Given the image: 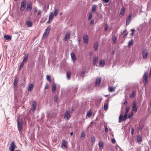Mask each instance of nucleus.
<instances>
[{"label": "nucleus", "mask_w": 151, "mask_h": 151, "mask_svg": "<svg viewBox=\"0 0 151 151\" xmlns=\"http://www.w3.org/2000/svg\"><path fill=\"white\" fill-rule=\"evenodd\" d=\"M17 127L18 130L20 134L22 133V122L21 120L17 118Z\"/></svg>", "instance_id": "obj_1"}, {"label": "nucleus", "mask_w": 151, "mask_h": 151, "mask_svg": "<svg viewBox=\"0 0 151 151\" xmlns=\"http://www.w3.org/2000/svg\"><path fill=\"white\" fill-rule=\"evenodd\" d=\"M143 82L144 85H146L148 81V75L147 73L145 72L143 76Z\"/></svg>", "instance_id": "obj_2"}, {"label": "nucleus", "mask_w": 151, "mask_h": 151, "mask_svg": "<svg viewBox=\"0 0 151 151\" xmlns=\"http://www.w3.org/2000/svg\"><path fill=\"white\" fill-rule=\"evenodd\" d=\"M27 4V1L26 0H22L21 4V7L20 10L21 11H23L25 8Z\"/></svg>", "instance_id": "obj_3"}, {"label": "nucleus", "mask_w": 151, "mask_h": 151, "mask_svg": "<svg viewBox=\"0 0 151 151\" xmlns=\"http://www.w3.org/2000/svg\"><path fill=\"white\" fill-rule=\"evenodd\" d=\"M50 29L51 28L50 27H47V28L45 31L44 34L43 35V38H46L47 37L49 33Z\"/></svg>", "instance_id": "obj_4"}, {"label": "nucleus", "mask_w": 151, "mask_h": 151, "mask_svg": "<svg viewBox=\"0 0 151 151\" xmlns=\"http://www.w3.org/2000/svg\"><path fill=\"white\" fill-rule=\"evenodd\" d=\"M17 146L14 142H12L10 145L9 147V149L10 151H14V150L17 148Z\"/></svg>", "instance_id": "obj_5"}, {"label": "nucleus", "mask_w": 151, "mask_h": 151, "mask_svg": "<svg viewBox=\"0 0 151 151\" xmlns=\"http://www.w3.org/2000/svg\"><path fill=\"white\" fill-rule=\"evenodd\" d=\"M142 55L144 59H146L147 58L148 52L146 49H143L142 51Z\"/></svg>", "instance_id": "obj_6"}, {"label": "nucleus", "mask_w": 151, "mask_h": 151, "mask_svg": "<svg viewBox=\"0 0 151 151\" xmlns=\"http://www.w3.org/2000/svg\"><path fill=\"white\" fill-rule=\"evenodd\" d=\"M68 142L65 140L63 139L62 140V142L60 146L61 148H66L67 147Z\"/></svg>", "instance_id": "obj_7"}, {"label": "nucleus", "mask_w": 151, "mask_h": 151, "mask_svg": "<svg viewBox=\"0 0 151 151\" xmlns=\"http://www.w3.org/2000/svg\"><path fill=\"white\" fill-rule=\"evenodd\" d=\"M83 42L86 44L88 43V37L87 35H84L83 36Z\"/></svg>", "instance_id": "obj_8"}, {"label": "nucleus", "mask_w": 151, "mask_h": 151, "mask_svg": "<svg viewBox=\"0 0 151 151\" xmlns=\"http://www.w3.org/2000/svg\"><path fill=\"white\" fill-rule=\"evenodd\" d=\"M37 102L35 101H33L32 105L31 110L32 111H35L36 109L37 106Z\"/></svg>", "instance_id": "obj_9"}, {"label": "nucleus", "mask_w": 151, "mask_h": 151, "mask_svg": "<svg viewBox=\"0 0 151 151\" xmlns=\"http://www.w3.org/2000/svg\"><path fill=\"white\" fill-rule=\"evenodd\" d=\"M70 111H66L65 112V119L66 120L68 119L70 117Z\"/></svg>", "instance_id": "obj_10"}, {"label": "nucleus", "mask_w": 151, "mask_h": 151, "mask_svg": "<svg viewBox=\"0 0 151 151\" xmlns=\"http://www.w3.org/2000/svg\"><path fill=\"white\" fill-rule=\"evenodd\" d=\"M19 78L17 76L15 77V78L14 80L13 85L14 87H16L18 83L19 82Z\"/></svg>", "instance_id": "obj_11"}, {"label": "nucleus", "mask_w": 151, "mask_h": 151, "mask_svg": "<svg viewBox=\"0 0 151 151\" xmlns=\"http://www.w3.org/2000/svg\"><path fill=\"white\" fill-rule=\"evenodd\" d=\"M109 102V99H107L106 100L104 103V108L105 110H106L108 109Z\"/></svg>", "instance_id": "obj_12"}, {"label": "nucleus", "mask_w": 151, "mask_h": 151, "mask_svg": "<svg viewBox=\"0 0 151 151\" xmlns=\"http://www.w3.org/2000/svg\"><path fill=\"white\" fill-rule=\"evenodd\" d=\"M132 16V14H130L129 15L128 17L127 18L126 22V25H129V24L130 22Z\"/></svg>", "instance_id": "obj_13"}, {"label": "nucleus", "mask_w": 151, "mask_h": 151, "mask_svg": "<svg viewBox=\"0 0 151 151\" xmlns=\"http://www.w3.org/2000/svg\"><path fill=\"white\" fill-rule=\"evenodd\" d=\"M98 57H95L93 58V65H97V63L98 62Z\"/></svg>", "instance_id": "obj_14"}, {"label": "nucleus", "mask_w": 151, "mask_h": 151, "mask_svg": "<svg viewBox=\"0 0 151 151\" xmlns=\"http://www.w3.org/2000/svg\"><path fill=\"white\" fill-rule=\"evenodd\" d=\"M32 8V6L31 4H28L27 5L26 10L27 11L30 12Z\"/></svg>", "instance_id": "obj_15"}, {"label": "nucleus", "mask_w": 151, "mask_h": 151, "mask_svg": "<svg viewBox=\"0 0 151 151\" xmlns=\"http://www.w3.org/2000/svg\"><path fill=\"white\" fill-rule=\"evenodd\" d=\"M101 80V79L100 78L96 79L95 82V86H97L100 84Z\"/></svg>", "instance_id": "obj_16"}, {"label": "nucleus", "mask_w": 151, "mask_h": 151, "mask_svg": "<svg viewBox=\"0 0 151 151\" xmlns=\"http://www.w3.org/2000/svg\"><path fill=\"white\" fill-rule=\"evenodd\" d=\"M125 12V8L123 7L121 9L120 13L119 14V16L120 17H122L124 14Z\"/></svg>", "instance_id": "obj_17"}, {"label": "nucleus", "mask_w": 151, "mask_h": 151, "mask_svg": "<svg viewBox=\"0 0 151 151\" xmlns=\"http://www.w3.org/2000/svg\"><path fill=\"white\" fill-rule=\"evenodd\" d=\"M70 32H68L66 33L64 40L65 41H67L70 37Z\"/></svg>", "instance_id": "obj_18"}, {"label": "nucleus", "mask_w": 151, "mask_h": 151, "mask_svg": "<svg viewBox=\"0 0 151 151\" xmlns=\"http://www.w3.org/2000/svg\"><path fill=\"white\" fill-rule=\"evenodd\" d=\"M70 55L71 57L72 60H73L74 62H75L76 60V57L75 54L72 52H71L70 53Z\"/></svg>", "instance_id": "obj_19"}, {"label": "nucleus", "mask_w": 151, "mask_h": 151, "mask_svg": "<svg viewBox=\"0 0 151 151\" xmlns=\"http://www.w3.org/2000/svg\"><path fill=\"white\" fill-rule=\"evenodd\" d=\"M71 73L70 71H68L66 74V78L68 80H69L70 78Z\"/></svg>", "instance_id": "obj_20"}, {"label": "nucleus", "mask_w": 151, "mask_h": 151, "mask_svg": "<svg viewBox=\"0 0 151 151\" xmlns=\"http://www.w3.org/2000/svg\"><path fill=\"white\" fill-rule=\"evenodd\" d=\"M28 54H25V56L24 57V59L23 61V62L24 63H26L28 60Z\"/></svg>", "instance_id": "obj_21"}, {"label": "nucleus", "mask_w": 151, "mask_h": 151, "mask_svg": "<svg viewBox=\"0 0 151 151\" xmlns=\"http://www.w3.org/2000/svg\"><path fill=\"white\" fill-rule=\"evenodd\" d=\"M98 44L97 42H96L94 44V50L95 51H96L97 50L98 48Z\"/></svg>", "instance_id": "obj_22"}, {"label": "nucleus", "mask_w": 151, "mask_h": 151, "mask_svg": "<svg viewBox=\"0 0 151 151\" xmlns=\"http://www.w3.org/2000/svg\"><path fill=\"white\" fill-rule=\"evenodd\" d=\"M34 85L33 84H31L28 87L27 90L29 91H31L33 88Z\"/></svg>", "instance_id": "obj_23"}, {"label": "nucleus", "mask_w": 151, "mask_h": 151, "mask_svg": "<svg viewBox=\"0 0 151 151\" xmlns=\"http://www.w3.org/2000/svg\"><path fill=\"white\" fill-rule=\"evenodd\" d=\"M26 23L28 27H31L32 25V23L31 21H27L26 22Z\"/></svg>", "instance_id": "obj_24"}, {"label": "nucleus", "mask_w": 151, "mask_h": 151, "mask_svg": "<svg viewBox=\"0 0 151 151\" xmlns=\"http://www.w3.org/2000/svg\"><path fill=\"white\" fill-rule=\"evenodd\" d=\"M105 62L104 60H101L99 61V65L103 67L104 65Z\"/></svg>", "instance_id": "obj_25"}, {"label": "nucleus", "mask_w": 151, "mask_h": 151, "mask_svg": "<svg viewBox=\"0 0 151 151\" xmlns=\"http://www.w3.org/2000/svg\"><path fill=\"white\" fill-rule=\"evenodd\" d=\"M52 92L54 93L56 89V85L55 84H54L52 86Z\"/></svg>", "instance_id": "obj_26"}, {"label": "nucleus", "mask_w": 151, "mask_h": 151, "mask_svg": "<svg viewBox=\"0 0 151 151\" xmlns=\"http://www.w3.org/2000/svg\"><path fill=\"white\" fill-rule=\"evenodd\" d=\"M99 147L100 149H103V148L104 145H103V143L102 142L100 141L99 142Z\"/></svg>", "instance_id": "obj_27"}, {"label": "nucleus", "mask_w": 151, "mask_h": 151, "mask_svg": "<svg viewBox=\"0 0 151 151\" xmlns=\"http://www.w3.org/2000/svg\"><path fill=\"white\" fill-rule=\"evenodd\" d=\"M4 37L5 39L7 40H10L12 39L11 37L9 35H4Z\"/></svg>", "instance_id": "obj_28"}, {"label": "nucleus", "mask_w": 151, "mask_h": 151, "mask_svg": "<svg viewBox=\"0 0 151 151\" xmlns=\"http://www.w3.org/2000/svg\"><path fill=\"white\" fill-rule=\"evenodd\" d=\"M137 139L138 142H139L142 141V138L141 136L138 135L137 137Z\"/></svg>", "instance_id": "obj_29"}, {"label": "nucleus", "mask_w": 151, "mask_h": 151, "mask_svg": "<svg viewBox=\"0 0 151 151\" xmlns=\"http://www.w3.org/2000/svg\"><path fill=\"white\" fill-rule=\"evenodd\" d=\"M97 6L96 5H93L92 6V11L93 12H95Z\"/></svg>", "instance_id": "obj_30"}, {"label": "nucleus", "mask_w": 151, "mask_h": 151, "mask_svg": "<svg viewBox=\"0 0 151 151\" xmlns=\"http://www.w3.org/2000/svg\"><path fill=\"white\" fill-rule=\"evenodd\" d=\"M109 91L110 92H114L115 91V88L112 87H109Z\"/></svg>", "instance_id": "obj_31"}, {"label": "nucleus", "mask_w": 151, "mask_h": 151, "mask_svg": "<svg viewBox=\"0 0 151 151\" xmlns=\"http://www.w3.org/2000/svg\"><path fill=\"white\" fill-rule=\"evenodd\" d=\"M137 104L136 101H133L132 103V108L137 107Z\"/></svg>", "instance_id": "obj_32"}, {"label": "nucleus", "mask_w": 151, "mask_h": 151, "mask_svg": "<svg viewBox=\"0 0 151 151\" xmlns=\"http://www.w3.org/2000/svg\"><path fill=\"white\" fill-rule=\"evenodd\" d=\"M133 45V42L132 40L129 41L128 42V46L129 47H131V46Z\"/></svg>", "instance_id": "obj_33"}, {"label": "nucleus", "mask_w": 151, "mask_h": 151, "mask_svg": "<svg viewBox=\"0 0 151 151\" xmlns=\"http://www.w3.org/2000/svg\"><path fill=\"white\" fill-rule=\"evenodd\" d=\"M41 13H42V11L40 10H38V14L37 15V17L38 18H40V15L41 14Z\"/></svg>", "instance_id": "obj_34"}, {"label": "nucleus", "mask_w": 151, "mask_h": 151, "mask_svg": "<svg viewBox=\"0 0 151 151\" xmlns=\"http://www.w3.org/2000/svg\"><path fill=\"white\" fill-rule=\"evenodd\" d=\"M123 119V115L122 114H121L119 116V122H120Z\"/></svg>", "instance_id": "obj_35"}, {"label": "nucleus", "mask_w": 151, "mask_h": 151, "mask_svg": "<svg viewBox=\"0 0 151 151\" xmlns=\"http://www.w3.org/2000/svg\"><path fill=\"white\" fill-rule=\"evenodd\" d=\"M58 9L55 8V9L54 14V16H56L58 14Z\"/></svg>", "instance_id": "obj_36"}, {"label": "nucleus", "mask_w": 151, "mask_h": 151, "mask_svg": "<svg viewBox=\"0 0 151 151\" xmlns=\"http://www.w3.org/2000/svg\"><path fill=\"white\" fill-rule=\"evenodd\" d=\"M54 16V15L53 14V13L52 12L50 14V16H49V19L50 20L52 19L53 18V17Z\"/></svg>", "instance_id": "obj_37"}, {"label": "nucleus", "mask_w": 151, "mask_h": 151, "mask_svg": "<svg viewBox=\"0 0 151 151\" xmlns=\"http://www.w3.org/2000/svg\"><path fill=\"white\" fill-rule=\"evenodd\" d=\"M92 115V113L91 112H88L87 113V115L86 116V117H90Z\"/></svg>", "instance_id": "obj_38"}, {"label": "nucleus", "mask_w": 151, "mask_h": 151, "mask_svg": "<svg viewBox=\"0 0 151 151\" xmlns=\"http://www.w3.org/2000/svg\"><path fill=\"white\" fill-rule=\"evenodd\" d=\"M47 79L49 82H51L52 81L51 79H50V76L47 75L46 76Z\"/></svg>", "instance_id": "obj_39"}, {"label": "nucleus", "mask_w": 151, "mask_h": 151, "mask_svg": "<svg viewBox=\"0 0 151 151\" xmlns=\"http://www.w3.org/2000/svg\"><path fill=\"white\" fill-rule=\"evenodd\" d=\"M96 139L94 136H92L91 137V141L93 143H94Z\"/></svg>", "instance_id": "obj_40"}, {"label": "nucleus", "mask_w": 151, "mask_h": 151, "mask_svg": "<svg viewBox=\"0 0 151 151\" xmlns=\"http://www.w3.org/2000/svg\"><path fill=\"white\" fill-rule=\"evenodd\" d=\"M130 109V107L129 106H127L126 107V109L125 111V113L127 114L128 112L129 111Z\"/></svg>", "instance_id": "obj_41"}, {"label": "nucleus", "mask_w": 151, "mask_h": 151, "mask_svg": "<svg viewBox=\"0 0 151 151\" xmlns=\"http://www.w3.org/2000/svg\"><path fill=\"white\" fill-rule=\"evenodd\" d=\"M137 107H134V108H132V111H134L135 112H137Z\"/></svg>", "instance_id": "obj_42"}, {"label": "nucleus", "mask_w": 151, "mask_h": 151, "mask_svg": "<svg viewBox=\"0 0 151 151\" xmlns=\"http://www.w3.org/2000/svg\"><path fill=\"white\" fill-rule=\"evenodd\" d=\"M135 94V92L134 91H133L132 92V93L130 95V97L131 98H133L134 97V96Z\"/></svg>", "instance_id": "obj_43"}, {"label": "nucleus", "mask_w": 151, "mask_h": 151, "mask_svg": "<svg viewBox=\"0 0 151 151\" xmlns=\"http://www.w3.org/2000/svg\"><path fill=\"white\" fill-rule=\"evenodd\" d=\"M127 114L125 113L124 114V116L123 118L124 120H125L127 118Z\"/></svg>", "instance_id": "obj_44"}, {"label": "nucleus", "mask_w": 151, "mask_h": 151, "mask_svg": "<svg viewBox=\"0 0 151 151\" xmlns=\"http://www.w3.org/2000/svg\"><path fill=\"white\" fill-rule=\"evenodd\" d=\"M92 17H93V15H92V13H91L89 14V15L88 18V20H89L90 19H91L92 18Z\"/></svg>", "instance_id": "obj_45"}, {"label": "nucleus", "mask_w": 151, "mask_h": 151, "mask_svg": "<svg viewBox=\"0 0 151 151\" xmlns=\"http://www.w3.org/2000/svg\"><path fill=\"white\" fill-rule=\"evenodd\" d=\"M133 114L132 113H131L130 114H129L128 116V118L129 119H130L132 118V116H133Z\"/></svg>", "instance_id": "obj_46"}, {"label": "nucleus", "mask_w": 151, "mask_h": 151, "mask_svg": "<svg viewBox=\"0 0 151 151\" xmlns=\"http://www.w3.org/2000/svg\"><path fill=\"white\" fill-rule=\"evenodd\" d=\"M58 97L57 96H56V95L54 97V101L55 102L57 101V100H58Z\"/></svg>", "instance_id": "obj_47"}, {"label": "nucleus", "mask_w": 151, "mask_h": 151, "mask_svg": "<svg viewBox=\"0 0 151 151\" xmlns=\"http://www.w3.org/2000/svg\"><path fill=\"white\" fill-rule=\"evenodd\" d=\"M94 20L93 19H92L91 20L90 23L91 25V26L93 25H94Z\"/></svg>", "instance_id": "obj_48"}, {"label": "nucleus", "mask_w": 151, "mask_h": 151, "mask_svg": "<svg viewBox=\"0 0 151 151\" xmlns=\"http://www.w3.org/2000/svg\"><path fill=\"white\" fill-rule=\"evenodd\" d=\"M109 28V26L107 24H106L105 26V28L104 30L106 31Z\"/></svg>", "instance_id": "obj_49"}, {"label": "nucleus", "mask_w": 151, "mask_h": 151, "mask_svg": "<svg viewBox=\"0 0 151 151\" xmlns=\"http://www.w3.org/2000/svg\"><path fill=\"white\" fill-rule=\"evenodd\" d=\"M85 136V134L84 133V132H82L81 133V137H84Z\"/></svg>", "instance_id": "obj_50"}, {"label": "nucleus", "mask_w": 151, "mask_h": 151, "mask_svg": "<svg viewBox=\"0 0 151 151\" xmlns=\"http://www.w3.org/2000/svg\"><path fill=\"white\" fill-rule=\"evenodd\" d=\"M85 72L82 71L81 73V76L82 77H84V75H85Z\"/></svg>", "instance_id": "obj_51"}, {"label": "nucleus", "mask_w": 151, "mask_h": 151, "mask_svg": "<svg viewBox=\"0 0 151 151\" xmlns=\"http://www.w3.org/2000/svg\"><path fill=\"white\" fill-rule=\"evenodd\" d=\"M24 62H23L20 65V69H21L23 67L24 65Z\"/></svg>", "instance_id": "obj_52"}, {"label": "nucleus", "mask_w": 151, "mask_h": 151, "mask_svg": "<svg viewBox=\"0 0 151 151\" xmlns=\"http://www.w3.org/2000/svg\"><path fill=\"white\" fill-rule=\"evenodd\" d=\"M111 142L113 144H115V139L113 138H112Z\"/></svg>", "instance_id": "obj_53"}, {"label": "nucleus", "mask_w": 151, "mask_h": 151, "mask_svg": "<svg viewBox=\"0 0 151 151\" xmlns=\"http://www.w3.org/2000/svg\"><path fill=\"white\" fill-rule=\"evenodd\" d=\"M34 13H36L37 11V9L36 7L34 8L33 9Z\"/></svg>", "instance_id": "obj_54"}, {"label": "nucleus", "mask_w": 151, "mask_h": 151, "mask_svg": "<svg viewBox=\"0 0 151 151\" xmlns=\"http://www.w3.org/2000/svg\"><path fill=\"white\" fill-rule=\"evenodd\" d=\"M142 127L141 126H139V130L140 131H142Z\"/></svg>", "instance_id": "obj_55"}, {"label": "nucleus", "mask_w": 151, "mask_h": 151, "mask_svg": "<svg viewBox=\"0 0 151 151\" xmlns=\"http://www.w3.org/2000/svg\"><path fill=\"white\" fill-rule=\"evenodd\" d=\"M105 132H106V133H108V128H107V127H105Z\"/></svg>", "instance_id": "obj_56"}, {"label": "nucleus", "mask_w": 151, "mask_h": 151, "mask_svg": "<svg viewBox=\"0 0 151 151\" xmlns=\"http://www.w3.org/2000/svg\"><path fill=\"white\" fill-rule=\"evenodd\" d=\"M128 33L127 32V33L125 34L124 35V36L123 37V38H125L127 37V35H128Z\"/></svg>", "instance_id": "obj_57"}, {"label": "nucleus", "mask_w": 151, "mask_h": 151, "mask_svg": "<svg viewBox=\"0 0 151 151\" xmlns=\"http://www.w3.org/2000/svg\"><path fill=\"white\" fill-rule=\"evenodd\" d=\"M113 42L114 43H115L116 42V38H113L112 39Z\"/></svg>", "instance_id": "obj_58"}, {"label": "nucleus", "mask_w": 151, "mask_h": 151, "mask_svg": "<svg viewBox=\"0 0 151 151\" xmlns=\"http://www.w3.org/2000/svg\"><path fill=\"white\" fill-rule=\"evenodd\" d=\"M134 132V129L133 128H131V134H133Z\"/></svg>", "instance_id": "obj_59"}, {"label": "nucleus", "mask_w": 151, "mask_h": 151, "mask_svg": "<svg viewBox=\"0 0 151 151\" xmlns=\"http://www.w3.org/2000/svg\"><path fill=\"white\" fill-rule=\"evenodd\" d=\"M127 104V100H125L124 102L123 103V104L125 105H126Z\"/></svg>", "instance_id": "obj_60"}, {"label": "nucleus", "mask_w": 151, "mask_h": 151, "mask_svg": "<svg viewBox=\"0 0 151 151\" xmlns=\"http://www.w3.org/2000/svg\"><path fill=\"white\" fill-rule=\"evenodd\" d=\"M131 31L132 32V33H134L135 31V29H132L131 30Z\"/></svg>", "instance_id": "obj_61"}, {"label": "nucleus", "mask_w": 151, "mask_h": 151, "mask_svg": "<svg viewBox=\"0 0 151 151\" xmlns=\"http://www.w3.org/2000/svg\"><path fill=\"white\" fill-rule=\"evenodd\" d=\"M127 32V30L126 29L124 30V31H123V32L122 33V34H123L124 33H126Z\"/></svg>", "instance_id": "obj_62"}, {"label": "nucleus", "mask_w": 151, "mask_h": 151, "mask_svg": "<svg viewBox=\"0 0 151 151\" xmlns=\"http://www.w3.org/2000/svg\"><path fill=\"white\" fill-rule=\"evenodd\" d=\"M150 77H151V68L150 70Z\"/></svg>", "instance_id": "obj_63"}, {"label": "nucleus", "mask_w": 151, "mask_h": 151, "mask_svg": "<svg viewBox=\"0 0 151 151\" xmlns=\"http://www.w3.org/2000/svg\"><path fill=\"white\" fill-rule=\"evenodd\" d=\"M114 53H115V51H113L112 52H111V54H112V55H114Z\"/></svg>", "instance_id": "obj_64"}]
</instances>
